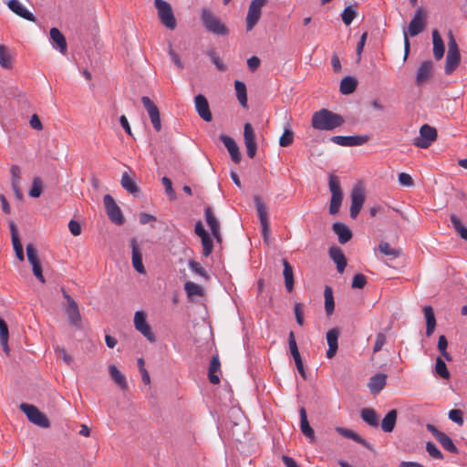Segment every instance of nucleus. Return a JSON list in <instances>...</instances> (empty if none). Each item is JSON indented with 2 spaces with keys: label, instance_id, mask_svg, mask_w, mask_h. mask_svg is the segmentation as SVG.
Here are the masks:
<instances>
[{
  "label": "nucleus",
  "instance_id": "2f4dec72",
  "mask_svg": "<svg viewBox=\"0 0 467 467\" xmlns=\"http://www.w3.org/2000/svg\"><path fill=\"white\" fill-rule=\"evenodd\" d=\"M361 419L371 427H379V420L376 410L371 408H365L360 410Z\"/></svg>",
  "mask_w": 467,
  "mask_h": 467
},
{
  "label": "nucleus",
  "instance_id": "39448f33",
  "mask_svg": "<svg viewBox=\"0 0 467 467\" xmlns=\"http://www.w3.org/2000/svg\"><path fill=\"white\" fill-rule=\"evenodd\" d=\"M328 186L331 192L329 213L330 214H336L338 213L343 200V192L340 187V182L336 175H329Z\"/></svg>",
  "mask_w": 467,
  "mask_h": 467
},
{
  "label": "nucleus",
  "instance_id": "e433bc0d",
  "mask_svg": "<svg viewBox=\"0 0 467 467\" xmlns=\"http://www.w3.org/2000/svg\"><path fill=\"white\" fill-rule=\"evenodd\" d=\"M234 88L236 92V97L242 107L247 108V91L246 86L243 81L235 80L234 81Z\"/></svg>",
  "mask_w": 467,
  "mask_h": 467
},
{
  "label": "nucleus",
  "instance_id": "a18cd8bd",
  "mask_svg": "<svg viewBox=\"0 0 467 467\" xmlns=\"http://www.w3.org/2000/svg\"><path fill=\"white\" fill-rule=\"evenodd\" d=\"M379 250L381 254L389 256L390 258H398L400 254V251L392 248L387 242H380Z\"/></svg>",
  "mask_w": 467,
  "mask_h": 467
},
{
  "label": "nucleus",
  "instance_id": "393cba45",
  "mask_svg": "<svg viewBox=\"0 0 467 467\" xmlns=\"http://www.w3.org/2000/svg\"><path fill=\"white\" fill-rule=\"evenodd\" d=\"M329 256L337 265V271L342 274L347 265V260L342 250L337 246H333L329 249Z\"/></svg>",
  "mask_w": 467,
  "mask_h": 467
},
{
  "label": "nucleus",
  "instance_id": "6ab92c4d",
  "mask_svg": "<svg viewBox=\"0 0 467 467\" xmlns=\"http://www.w3.org/2000/svg\"><path fill=\"white\" fill-rule=\"evenodd\" d=\"M7 6L18 16L30 22H36V18L34 14L28 11L18 0H9Z\"/></svg>",
  "mask_w": 467,
  "mask_h": 467
},
{
  "label": "nucleus",
  "instance_id": "ea45409f",
  "mask_svg": "<svg viewBox=\"0 0 467 467\" xmlns=\"http://www.w3.org/2000/svg\"><path fill=\"white\" fill-rule=\"evenodd\" d=\"M120 182L121 186L131 194H136L140 192L138 185L127 172L122 173Z\"/></svg>",
  "mask_w": 467,
  "mask_h": 467
},
{
  "label": "nucleus",
  "instance_id": "c756f323",
  "mask_svg": "<svg viewBox=\"0 0 467 467\" xmlns=\"http://www.w3.org/2000/svg\"><path fill=\"white\" fill-rule=\"evenodd\" d=\"M50 38L53 43L57 46L58 50L65 54L67 52V45L64 35L56 27L50 29Z\"/></svg>",
  "mask_w": 467,
  "mask_h": 467
},
{
  "label": "nucleus",
  "instance_id": "473e14b6",
  "mask_svg": "<svg viewBox=\"0 0 467 467\" xmlns=\"http://www.w3.org/2000/svg\"><path fill=\"white\" fill-rule=\"evenodd\" d=\"M284 265V278H285V285L288 292H292L294 289V272L292 265L288 263L286 259L282 260Z\"/></svg>",
  "mask_w": 467,
  "mask_h": 467
},
{
  "label": "nucleus",
  "instance_id": "69168bd1",
  "mask_svg": "<svg viewBox=\"0 0 467 467\" xmlns=\"http://www.w3.org/2000/svg\"><path fill=\"white\" fill-rule=\"evenodd\" d=\"M386 343V335L382 332L378 333L376 337V342L373 348V352L377 353L381 350L382 347Z\"/></svg>",
  "mask_w": 467,
  "mask_h": 467
},
{
  "label": "nucleus",
  "instance_id": "37998d69",
  "mask_svg": "<svg viewBox=\"0 0 467 467\" xmlns=\"http://www.w3.org/2000/svg\"><path fill=\"white\" fill-rule=\"evenodd\" d=\"M451 222L455 232L465 241H467V228L462 223L460 218L455 214L451 215Z\"/></svg>",
  "mask_w": 467,
  "mask_h": 467
},
{
  "label": "nucleus",
  "instance_id": "f257e3e1",
  "mask_svg": "<svg viewBox=\"0 0 467 467\" xmlns=\"http://www.w3.org/2000/svg\"><path fill=\"white\" fill-rule=\"evenodd\" d=\"M345 122L344 118L329 109H322L312 116V127L319 130H333Z\"/></svg>",
  "mask_w": 467,
  "mask_h": 467
},
{
  "label": "nucleus",
  "instance_id": "b1692460",
  "mask_svg": "<svg viewBox=\"0 0 467 467\" xmlns=\"http://www.w3.org/2000/svg\"><path fill=\"white\" fill-rule=\"evenodd\" d=\"M205 219L208 226L210 227L213 237L221 242V234H220V224L217 219L215 218L213 209L210 206L205 208Z\"/></svg>",
  "mask_w": 467,
  "mask_h": 467
},
{
  "label": "nucleus",
  "instance_id": "7ed1b4c3",
  "mask_svg": "<svg viewBox=\"0 0 467 467\" xmlns=\"http://www.w3.org/2000/svg\"><path fill=\"white\" fill-rule=\"evenodd\" d=\"M448 52L446 55L445 74L451 75L458 67L461 61V54L458 44L451 31L448 33Z\"/></svg>",
  "mask_w": 467,
  "mask_h": 467
},
{
  "label": "nucleus",
  "instance_id": "680f3d73",
  "mask_svg": "<svg viewBox=\"0 0 467 467\" xmlns=\"http://www.w3.org/2000/svg\"><path fill=\"white\" fill-rule=\"evenodd\" d=\"M26 255L29 263L32 265L40 262L37 255V251L32 244L26 245Z\"/></svg>",
  "mask_w": 467,
  "mask_h": 467
},
{
  "label": "nucleus",
  "instance_id": "4c0bfd02",
  "mask_svg": "<svg viewBox=\"0 0 467 467\" xmlns=\"http://www.w3.org/2000/svg\"><path fill=\"white\" fill-rule=\"evenodd\" d=\"M337 431L343 437L351 439V440L360 443L364 447L369 448V444L363 438H361L358 434H357L353 431L346 429V428L338 427V428H337Z\"/></svg>",
  "mask_w": 467,
  "mask_h": 467
},
{
  "label": "nucleus",
  "instance_id": "72a5a7b5",
  "mask_svg": "<svg viewBox=\"0 0 467 467\" xmlns=\"http://www.w3.org/2000/svg\"><path fill=\"white\" fill-rule=\"evenodd\" d=\"M109 372L114 382L123 390L128 389L126 377L119 371L115 365L109 366Z\"/></svg>",
  "mask_w": 467,
  "mask_h": 467
},
{
  "label": "nucleus",
  "instance_id": "6e6552de",
  "mask_svg": "<svg viewBox=\"0 0 467 467\" xmlns=\"http://www.w3.org/2000/svg\"><path fill=\"white\" fill-rule=\"evenodd\" d=\"M437 138L435 128L424 124L420 129V135L413 140V144L421 149L429 148Z\"/></svg>",
  "mask_w": 467,
  "mask_h": 467
},
{
  "label": "nucleus",
  "instance_id": "052dcab7",
  "mask_svg": "<svg viewBox=\"0 0 467 467\" xmlns=\"http://www.w3.org/2000/svg\"><path fill=\"white\" fill-rule=\"evenodd\" d=\"M423 312H424V316H425V318H426L427 326H434V327H436V319H435V316H434L432 307L430 306H426L423 308Z\"/></svg>",
  "mask_w": 467,
  "mask_h": 467
},
{
  "label": "nucleus",
  "instance_id": "aec40b11",
  "mask_svg": "<svg viewBox=\"0 0 467 467\" xmlns=\"http://www.w3.org/2000/svg\"><path fill=\"white\" fill-rule=\"evenodd\" d=\"M338 337H339L338 328L334 327L327 331V342L328 345V349L327 351V358H332L336 356V353H337V350L338 348V344H337Z\"/></svg>",
  "mask_w": 467,
  "mask_h": 467
},
{
  "label": "nucleus",
  "instance_id": "de8ad7c7",
  "mask_svg": "<svg viewBox=\"0 0 467 467\" xmlns=\"http://www.w3.org/2000/svg\"><path fill=\"white\" fill-rule=\"evenodd\" d=\"M0 66L3 68H10L12 66V57L6 47L0 46Z\"/></svg>",
  "mask_w": 467,
  "mask_h": 467
},
{
  "label": "nucleus",
  "instance_id": "0eeeda50",
  "mask_svg": "<svg viewBox=\"0 0 467 467\" xmlns=\"http://www.w3.org/2000/svg\"><path fill=\"white\" fill-rule=\"evenodd\" d=\"M268 0H252L247 16H246V30L251 31L260 20L262 9L266 5Z\"/></svg>",
  "mask_w": 467,
  "mask_h": 467
},
{
  "label": "nucleus",
  "instance_id": "a19ab883",
  "mask_svg": "<svg viewBox=\"0 0 467 467\" xmlns=\"http://www.w3.org/2000/svg\"><path fill=\"white\" fill-rule=\"evenodd\" d=\"M325 296V310L327 316H330L334 312L335 303L333 296V290L330 286L327 285L324 291Z\"/></svg>",
  "mask_w": 467,
  "mask_h": 467
},
{
  "label": "nucleus",
  "instance_id": "bf43d9fd",
  "mask_svg": "<svg viewBox=\"0 0 467 467\" xmlns=\"http://www.w3.org/2000/svg\"><path fill=\"white\" fill-rule=\"evenodd\" d=\"M202 254H203V256L208 257L212 254L213 247V241L209 235L202 238Z\"/></svg>",
  "mask_w": 467,
  "mask_h": 467
},
{
  "label": "nucleus",
  "instance_id": "cd10ccee",
  "mask_svg": "<svg viewBox=\"0 0 467 467\" xmlns=\"http://www.w3.org/2000/svg\"><path fill=\"white\" fill-rule=\"evenodd\" d=\"M387 376L382 373H379L370 378L368 382V388L373 394H377L381 391L386 386Z\"/></svg>",
  "mask_w": 467,
  "mask_h": 467
},
{
  "label": "nucleus",
  "instance_id": "7c9ffc66",
  "mask_svg": "<svg viewBox=\"0 0 467 467\" xmlns=\"http://www.w3.org/2000/svg\"><path fill=\"white\" fill-rule=\"evenodd\" d=\"M397 418H398L397 410H389L385 415V417L383 418V420L380 423V427H381L382 431L385 432H391L396 426Z\"/></svg>",
  "mask_w": 467,
  "mask_h": 467
},
{
  "label": "nucleus",
  "instance_id": "774afa93",
  "mask_svg": "<svg viewBox=\"0 0 467 467\" xmlns=\"http://www.w3.org/2000/svg\"><path fill=\"white\" fill-rule=\"evenodd\" d=\"M56 353H57V356L59 358H62L65 361V363H67V365L72 363L73 358H72V357L69 354H67V352L66 351L65 348H56Z\"/></svg>",
  "mask_w": 467,
  "mask_h": 467
},
{
  "label": "nucleus",
  "instance_id": "f03ea898",
  "mask_svg": "<svg viewBox=\"0 0 467 467\" xmlns=\"http://www.w3.org/2000/svg\"><path fill=\"white\" fill-rule=\"evenodd\" d=\"M201 20L204 27L211 33L217 36H227L229 29L209 8L202 9Z\"/></svg>",
  "mask_w": 467,
  "mask_h": 467
},
{
  "label": "nucleus",
  "instance_id": "09e8293b",
  "mask_svg": "<svg viewBox=\"0 0 467 467\" xmlns=\"http://www.w3.org/2000/svg\"><path fill=\"white\" fill-rule=\"evenodd\" d=\"M435 371L441 378L444 379H448L451 376L445 362L441 357L436 358Z\"/></svg>",
  "mask_w": 467,
  "mask_h": 467
},
{
  "label": "nucleus",
  "instance_id": "423d86ee",
  "mask_svg": "<svg viewBox=\"0 0 467 467\" xmlns=\"http://www.w3.org/2000/svg\"><path fill=\"white\" fill-rule=\"evenodd\" d=\"M19 409L26 415L27 419L32 423L42 428H48L50 426L47 417L36 406L27 403H21Z\"/></svg>",
  "mask_w": 467,
  "mask_h": 467
},
{
  "label": "nucleus",
  "instance_id": "20e7f679",
  "mask_svg": "<svg viewBox=\"0 0 467 467\" xmlns=\"http://www.w3.org/2000/svg\"><path fill=\"white\" fill-rule=\"evenodd\" d=\"M153 3L161 25L170 30H174L177 22L171 4L165 0H154Z\"/></svg>",
  "mask_w": 467,
  "mask_h": 467
},
{
  "label": "nucleus",
  "instance_id": "f3484780",
  "mask_svg": "<svg viewBox=\"0 0 467 467\" xmlns=\"http://www.w3.org/2000/svg\"><path fill=\"white\" fill-rule=\"evenodd\" d=\"M368 140V136H333L331 141L343 147L360 146Z\"/></svg>",
  "mask_w": 467,
  "mask_h": 467
},
{
  "label": "nucleus",
  "instance_id": "c85d7f7f",
  "mask_svg": "<svg viewBox=\"0 0 467 467\" xmlns=\"http://www.w3.org/2000/svg\"><path fill=\"white\" fill-rule=\"evenodd\" d=\"M332 228H333V231L335 232V234H337V235L338 237V242L340 244H346L351 239L352 233L349 230V228L347 225H345L344 223H335L333 224Z\"/></svg>",
  "mask_w": 467,
  "mask_h": 467
},
{
  "label": "nucleus",
  "instance_id": "6e6d98bb",
  "mask_svg": "<svg viewBox=\"0 0 467 467\" xmlns=\"http://www.w3.org/2000/svg\"><path fill=\"white\" fill-rule=\"evenodd\" d=\"M207 55L210 57L212 62L214 64V66L216 67V68L219 70V71H225L227 67L225 64H223V62L220 59L219 56L217 55V53L214 51V50H209L207 52Z\"/></svg>",
  "mask_w": 467,
  "mask_h": 467
},
{
  "label": "nucleus",
  "instance_id": "f704fd0d",
  "mask_svg": "<svg viewBox=\"0 0 467 467\" xmlns=\"http://www.w3.org/2000/svg\"><path fill=\"white\" fill-rule=\"evenodd\" d=\"M299 414H300V429H301L302 433L306 437L313 440L315 437V432H314L313 429L311 428V426L309 425V422L307 420L306 409L302 407L299 410Z\"/></svg>",
  "mask_w": 467,
  "mask_h": 467
},
{
  "label": "nucleus",
  "instance_id": "9b49d317",
  "mask_svg": "<svg viewBox=\"0 0 467 467\" xmlns=\"http://www.w3.org/2000/svg\"><path fill=\"white\" fill-rule=\"evenodd\" d=\"M134 327L150 342H155L156 337L151 331L150 326L147 322V315L143 311H137L134 315Z\"/></svg>",
  "mask_w": 467,
  "mask_h": 467
},
{
  "label": "nucleus",
  "instance_id": "864d4df0",
  "mask_svg": "<svg viewBox=\"0 0 467 467\" xmlns=\"http://www.w3.org/2000/svg\"><path fill=\"white\" fill-rule=\"evenodd\" d=\"M288 344H289L290 352H291L292 357L294 358V360L299 359L301 358V356L299 354L298 348H297L296 338H295V334L293 331H291L289 333Z\"/></svg>",
  "mask_w": 467,
  "mask_h": 467
},
{
  "label": "nucleus",
  "instance_id": "ddd939ff",
  "mask_svg": "<svg viewBox=\"0 0 467 467\" xmlns=\"http://www.w3.org/2000/svg\"><path fill=\"white\" fill-rule=\"evenodd\" d=\"M257 214L262 226V234L265 242L268 241V236L270 234L269 228V220H268V213L266 206L261 202L259 196H254V198Z\"/></svg>",
  "mask_w": 467,
  "mask_h": 467
},
{
  "label": "nucleus",
  "instance_id": "49530a36",
  "mask_svg": "<svg viewBox=\"0 0 467 467\" xmlns=\"http://www.w3.org/2000/svg\"><path fill=\"white\" fill-rule=\"evenodd\" d=\"M448 341L444 335L439 337L437 348L440 351L441 355L447 360L451 361L452 358L451 354L447 351Z\"/></svg>",
  "mask_w": 467,
  "mask_h": 467
},
{
  "label": "nucleus",
  "instance_id": "603ef678",
  "mask_svg": "<svg viewBox=\"0 0 467 467\" xmlns=\"http://www.w3.org/2000/svg\"><path fill=\"white\" fill-rule=\"evenodd\" d=\"M357 16V12L352 6H347L341 14L342 21L346 26H349Z\"/></svg>",
  "mask_w": 467,
  "mask_h": 467
},
{
  "label": "nucleus",
  "instance_id": "1a4fd4ad",
  "mask_svg": "<svg viewBox=\"0 0 467 467\" xmlns=\"http://www.w3.org/2000/svg\"><path fill=\"white\" fill-rule=\"evenodd\" d=\"M105 210L109 220L117 225L124 223V217L120 208L118 206L113 197L106 194L103 198Z\"/></svg>",
  "mask_w": 467,
  "mask_h": 467
},
{
  "label": "nucleus",
  "instance_id": "4be33fe9",
  "mask_svg": "<svg viewBox=\"0 0 467 467\" xmlns=\"http://www.w3.org/2000/svg\"><path fill=\"white\" fill-rule=\"evenodd\" d=\"M433 64L431 60L424 61L418 68L416 75V85H423L432 74Z\"/></svg>",
  "mask_w": 467,
  "mask_h": 467
},
{
  "label": "nucleus",
  "instance_id": "f8f14e48",
  "mask_svg": "<svg viewBox=\"0 0 467 467\" xmlns=\"http://www.w3.org/2000/svg\"><path fill=\"white\" fill-rule=\"evenodd\" d=\"M63 296L67 302L66 313L67 315L69 323L77 328L81 327V315L77 302L63 290Z\"/></svg>",
  "mask_w": 467,
  "mask_h": 467
},
{
  "label": "nucleus",
  "instance_id": "c9c22d12",
  "mask_svg": "<svg viewBox=\"0 0 467 467\" xmlns=\"http://www.w3.org/2000/svg\"><path fill=\"white\" fill-rule=\"evenodd\" d=\"M357 86H358L357 79L355 78H353V77L348 76V77H345L341 80L340 87H339V91L343 95H349V94L353 93L356 90Z\"/></svg>",
  "mask_w": 467,
  "mask_h": 467
},
{
  "label": "nucleus",
  "instance_id": "a878e982",
  "mask_svg": "<svg viewBox=\"0 0 467 467\" xmlns=\"http://www.w3.org/2000/svg\"><path fill=\"white\" fill-rule=\"evenodd\" d=\"M433 56L436 60H441L444 56V43L437 29L432 31Z\"/></svg>",
  "mask_w": 467,
  "mask_h": 467
},
{
  "label": "nucleus",
  "instance_id": "5701e85b",
  "mask_svg": "<svg viewBox=\"0 0 467 467\" xmlns=\"http://www.w3.org/2000/svg\"><path fill=\"white\" fill-rule=\"evenodd\" d=\"M130 245L132 248V265L140 274H145L146 270L142 263V254L138 246L136 239H131Z\"/></svg>",
  "mask_w": 467,
  "mask_h": 467
},
{
  "label": "nucleus",
  "instance_id": "338daca9",
  "mask_svg": "<svg viewBox=\"0 0 467 467\" xmlns=\"http://www.w3.org/2000/svg\"><path fill=\"white\" fill-rule=\"evenodd\" d=\"M294 310H295V316H296V322L298 323L299 326H303L304 325L303 305L301 303H296Z\"/></svg>",
  "mask_w": 467,
  "mask_h": 467
},
{
  "label": "nucleus",
  "instance_id": "bb28decb",
  "mask_svg": "<svg viewBox=\"0 0 467 467\" xmlns=\"http://www.w3.org/2000/svg\"><path fill=\"white\" fill-rule=\"evenodd\" d=\"M221 368V362L218 356H213L210 361L208 369V378L212 384L217 385L220 383V377L217 374Z\"/></svg>",
  "mask_w": 467,
  "mask_h": 467
},
{
  "label": "nucleus",
  "instance_id": "a211bd4d",
  "mask_svg": "<svg viewBox=\"0 0 467 467\" xmlns=\"http://www.w3.org/2000/svg\"><path fill=\"white\" fill-rule=\"evenodd\" d=\"M194 102L195 109L199 116L207 122L211 121L213 119V115L206 98L203 95L199 94L195 97Z\"/></svg>",
  "mask_w": 467,
  "mask_h": 467
},
{
  "label": "nucleus",
  "instance_id": "2eb2a0df",
  "mask_svg": "<svg viewBox=\"0 0 467 467\" xmlns=\"http://www.w3.org/2000/svg\"><path fill=\"white\" fill-rule=\"evenodd\" d=\"M365 202L364 191L361 187L356 186L351 192L350 217L355 219L359 213Z\"/></svg>",
  "mask_w": 467,
  "mask_h": 467
},
{
  "label": "nucleus",
  "instance_id": "4d7b16f0",
  "mask_svg": "<svg viewBox=\"0 0 467 467\" xmlns=\"http://www.w3.org/2000/svg\"><path fill=\"white\" fill-rule=\"evenodd\" d=\"M189 266L191 270L195 273L196 275L203 277L205 280L209 279V275L206 272V270L198 263L195 261H191L189 263Z\"/></svg>",
  "mask_w": 467,
  "mask_h": 467
},
{
  "label": "nucleus",
  "instance_id": "5fc2aeb1",
  "mask_svg": "<svg viewBox=\"0 0 467 467\" xmlns=\"http://www.w3.org/2000/svg\"><path fill=\"white\" fill-rule=\"evenodd\" d=\"M426 451L429 453V455L433 459H436V460L443 459V454L441 453V451L431 441H428L426 443Z\"/></svg>",
  "mask_w": 467,
  "mask_h": 467
},
{
  "label": "nucleus",
  "instance_id": "3c124183",
  "mask_svg": "<svg viewBox=\"0 0 467 467\" xmlns=\"http://www.w3.org/2000/svg\"><path fill=\"white\" fill-rule=\"evenodd\" d=\"M43 191V183L40 178L36 177L33 180L32 187L29 191V196L33 198H38Z\"/></svg>",
  "mask_w": 467,
  "mask_h": 467
},
{
  "label": "nucleus",
  "instance_id": "e2e57ef3",
  "mask_svg": "<svg viewBox=\"0 0 467 467\" xmlns=\"http://www.w3.org/2000/svg\"><path fill=\"white\" fill-rule=\"evenodd\" d=\"M367 284V277L362 274H357L354 275L352 280V288L361 289Z\"/></svg>",
  "mask_w": 467,
  "mask_h": 467
},
{
  "label": "nucleus",
  "instance_id": "4468645a",
  "mask_svg": "<svg viewBox=\"0 0 467 467\" xmlns=\"http://www.w3.org/2000/svg\"><path fill=\"white\" fill-rule=\"evenodd\" d=\"M426 428L446 451L457 452L456 446L446 433L440 431L434 425L430 423L426 425Z\"/></svg>",
  "mask_w": 467,
  "mask_h": 467
},
{
  "label": "nucleus",
  "instance_id": "0e129e2a",
  "mask_svg": "<svg viewBox=\"0 0 467 467\" xmlns=\"http://www.w3.org/2000/svg\"><path fill=\"white\" fill-rule=\"evenodd\" d=\"M161 182L165 188V192L167 195H169L171 200L175 199L176 195L172 188L171 181L168 177H163L161 179Z\"/></svg>",
  "mask_w": 467,
  "mask_h": 467
},
{
  "label": "nucleus",
  "instance_id": "79ce46f5",
  "mask_svg": "<svg viewBox=\"0 0 467 467\" xmlns=\"http://www.w3.org/2000/svg\"><path fill=\"white\" fill-rule=\"evenodd\" d=\"M185 292L189 298H193L194 296H203V289L202 287L195 284L192 281H188L184 285Z\"/></svg>",
  "mask_w": 467,
  "mask_h": 467
},
{
  "label": "nucleus",
  "instance_id": "58836bf2",
  "mask_svg": "<svg viewBox=\"0 0 467 467\" xmlns=\"http://www.w3.org/2000/svg\"><path fill=\"white\" fill-rule=\"evenodd\" d=\"M8 337L9 334L7 324L4 319L0 318V344L6 355L9 354Z\"/></svg>",
  "mask_w": 467,
  "mask_h": 467
},
{
  "label": "nucleus",
  "instance_id": "8fccbe9b",
  "mask_svg": "<svg viewBox=\"0 0 467 467\" xmlns=\"http://www.w3.org/2000/svg\"><path fill=\"white\" fill-rule=\"evenodd\" d=\"M294 132L290 129H285L282 136L279 138V145L281 147H288L294 141Z\"/></svg>",
  "mask_w": 467,
  "mask_h": 467
},
{
  "label": "nucleus",
  "instance_id": "13d9d810",
  "mask_svg": "<svg viewBox=\"0 0 467 467\" xmlns=\"http://www.w3.org/2000/svg\"><path fill=\"white\" fill-rule=\"evenodd\" d=\"M449 419L459 426L463 424V413L461 410L453 409L449 411Z\"/></svg>",
  "mask_w": 467,
  "mask_h": 467
},
{
  "label": "nucleus",
  "instance_id": "c03bdc74",
  "mask_svg": "<svg viewBox=\"0 0 467 467\" xmlns=\"http://www.w3.org/2000/svg\"><path fill=\"white\" fill-rule=\"evenodd\" d=\"M141 102H142L144 108L146 109V110H147V112L149 114L150 119H153L155 117H159L160 116L159 109L151 101V99L149 97H147V96L142 97L141 98Z\"/></svg>",
  "mask_w": 467,
  "mask_h": 467
},
{
  "label": "nucleus",
  "instance_id": "9d476101",
  "mask_svg": "<svg viewBox=\"0 0 467 467\" xmlns=\"http://www.w3.org/2000/svg\"><path fill=\"white\" fill-rule=\"evenodd\" d=\"M426 19L427 14L424 9L422 7L418 8L409 24L408 31H406L407 36H415L421 33L425 29Z\"/></svg>",
  "mask_w": 467,
  "mask_h": 467
},
{
  "label": "nucleus",
  "instance_id": "412c9836",
  "mask_svg": "<svg viewBox=\"0 0 467 467\" xmlns=\"http://www.w3.org/2000/svg\"><path fill=\"white\" fill-rule=\"evenodd\" d=\"M220 140L226 147L228 152L231 155L232 160L235 163H239L241 161V153H240L239 147H238L237 143L235 142V140L227 135H221Z\"/></svg>",
  "mask_w": 467,
  "mask_h": 467
},
{
  "label": "nucleus",
  "instance_id": "dca6fc26",
  "mask_svg": "<svg viewBox=\"0 0 467 467\" xmlns=\"http://www.w3.org/2000/svg\"><path fill=\"white\" fill-rule=\"evenodd\" d=\"M244 140L246 147L247 156L253 159L256 154V141L254 129L250 123H245L244 127Z\"/></svg>",
  "mask_w": 467,
  "mask_h": 467
}]
</instances>
